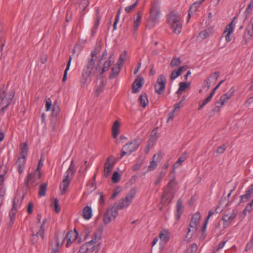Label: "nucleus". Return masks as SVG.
Listing matches in <instances>:
<instances>
[{
	"instance_id": "nucleus-50",
	"label": "nucleus",
	"mask_w": 253,
	"mask_h": 253,
	"mask_svg": "<svg viewBox=\"0 0 253 253\" xmlns=\"http://www.w3.org/2000/svg\"><path fill=\"white\" fill-rule=\"evenodd\" d=\"M223 105H221V101L219 99L215 103V107L213 109V112H218L219 111L220 108Z\"/></svg>"
},
{
	"instance_id": "nucleus-35",
	"label": "nucleus",
	"mask_w": 253,
	"mask_h": 253,
	"mask_svg": "<svg viewBox=\"0 0 253 253\" xmlns=\"http://www.w3.org/2000/svg\"><path fill=\"white\" fill-rule=\"evenodd\" d=\"M181 63V60L180 57H173L170 62V65L172 67H175L179 66Z\"/></svg>"
},
{
	"instance_id": "nucleus-19",
	"label": "nucleus",
	"mask_w": 253,
	"mask_h": 253,
	"mask_svg": "<svg viewBox=\"0 0 253 253\" xmlns=\"http://www.w3.org/2000/svg\"><path fill=\"white\" fill-rule=\"evenodd\" d=\"M183 206H182V201L181 199H179L176 203V217L177 220H178L181 216V214H182L183 211Z\"/></svg>"
},
{
	"instance_id": "nucleus-40",
	"label": "nucleus",
	"mask_w": 253,
	"mask_h": 253,
	"mask_svg": "<svg viewBox=\"0 0 253 253\" xmlns=\"http://www.w3.org/2000/svg\"><path fill=\"white\" fill-rule=\"evenodd\" d=\"M28 146L26 143H25L21 149V157L26 158L28 153Z\"/></svg>"
},
{
	"instance_id": "nucleus-46",
	"label": "nucleus",
	"mask_w": 253,
	"mask_h": 253,
	"mask_svg": "<svg viewBox=\"0 0 253 253\" xmlns=\"http://www.w3.org/2000/svg\"><path fill=\"white\" fill-rule=\"evenodd\" d=\"M253 7V6L249 3L244 12V15H245V19H247L249 17L252 10Z\"/></svg>"
},
{
	"instance_id": "nucleus-56",
	"label": "nucleus",
	"mask_w": 253,
	"mask_h": 253,
	"mask_svg": "<svg viewBox=\"0 0 253 253\" xmlns=\"http://www.w3.org/2000/svg\"><path fill=\"white\" fill-rule=\"evenodd\" d=\"M246 210L250 213L253 210V198L252 201L246 206Z\"/></svg>"
},
{
	"instance_id": "nucleus-64",
	"label": "nucleus",
	"mask_w": 253,
	"mask_h": 253,
	"mask_svg": "<svg viewBox=\"0 0 253 253\" xmlns=\"http://www.w3.org/2000/svg\"><path fill=\"white\" fill-rule=\"evenodd\" d=\"M174 113H175V110H173L172 112H171L169 114V117H168V120H167L168 122H169L170 121H172L173 120V117H174Z\"/></svg>"
},
{
	"instance_id": "nucleus-60",
	"label": "nucleus",
	"mask_w": 253,
	"mask_h": 253,
	"mask_svg": "<svg viewBox=\"0 0 253 253\" xmlns=\"http://www.w3.org/2000/svg\"><path fill=\"white\" fill-rule=\"evenodd\" d=\"M54 208L56 212H59L60 211V208L59 207L57 199H55L54 200Z\"/></svg>"
},
{
	"instance_id": "nucleus-28",
	"label": "nucleus",
	"mask_w": 253,
	"mask_h": 253,
	"mask_svg": "<svg viewBox=\"0 0 253 253\" xmlns=\"http://www.w3.org/2000/svg\"><path fill=\"white\" fill-rule=\"evenodd\" d=\"M60 112L59 104L57 101H55L54 102L53 108H52V116L54 117H57Z\"/></svg>"
},
{
	"instance_id": "nucleus-12",
	"label": "nucleus",
	"mask_w": 253,
	"mask_h": 253,
	"mask_svg": "<svg viewBox=\"0 0 253 253\" xmlns=\"http://www.w3.org/2000/svg\"><path fill=\"white\" fill-rule=\"evenodd\" d=\"M76 169L75 168L74 162L73 161H72L69 168L65 172L63 179L68 180V182H70L75 173L76 172Z\"/></svg>"
},
{
	"instance_id": "nucleus-45",
	"label": "nucleus",
	"mask_w": 253,
	"mask_h": 253,
	"mask_svg": "<svg viewBox=\"0 0 253 253\" xmlns=\"http://www.w3.org/2000/svg\"><path fill=\"white\" fill-rule=\"evenodd\" d=\"M186 159V157L185 155H183V156H181L178 159L177 162L175 163H174V164L173 165L174 168H178L179 167V166L180 165H181V164Z\"/></svg>"
},
{
	"instance_id": "nucleus-13",
	"label": "nucleus",
	"mask_w": 253,
	"mask_h": 253,
	"mask_svg": "<svg viewBox=\"0 0 253 253\" xmlns=\"http://www.w3.org/2000/svg\"><path fill=\"white\" fill-rule=\"evenodd\" d=\"M22 202V199L20 197H15L12 202V208L10 212L13 216L16 214L19 209H20Z\"/></svg>"
},
{
	"instance_id": "nucleus-59",
	"label": "nucleus",
	"mask_w": 253,
	"mask_h": 253,
	"mask_svg": "<svg viewBox=\"0 0 253 253\" xmlns=\"http://www.w3.org/2000/svg\"><path fill=\"white\" fill-rule=\"evenodd\" d=\"M224 82V80L221 81L213 89V90L211 92V94H212L213 96L214 94V93L215 91L219 87L220 85Z\"/></svg>"
},
{
	"instance_id": "nucleus-11",
	"label": "nucleus",
	"mask_w": 253,
	"mask_h": 253,
	"mask_svg": "<svg viewBox=\"0 0 253 253\" xmlns=\"http://www.w3.org/2000/svg\"><path fill=\"white\" fill-rule=\"evenodd\" d=\"M30 230L32 232V237H31V241L32 244L36 243L39 237H41L42 239H43L44 229L42 228V225L40 226V229L36 233H35L33 228H31Z\"/></svg>"
},
{
	"instance_id": "nucleus-7",
	"label": "nucleus",
	"mask_w": 253,
	"mask_h": 253,
	"mask_svg": "<svg viewBox=\"0 0 253 253\" xmlns=\"http://www.w3.org/2000/svg\"><path fill=\"white\" fill-rule=\"evenodd\" d=\"M118 215V211L117 210L116 207H111L108 208L103 216V223L107 225L112 220L115 219Z\"/></svg>"
},
{
	"instance_id": "nucleus-2",
	"label": "nucleus",
	"mask_w": 253,
	"mask_h": 253,
	"mask_svg": "<svg viewBox=\"0 0 253 253\" xmlns=\"http://www.w3.org/2000/svg\"><path fill=\"white\" fill-rule=\"evenodd\" d=\"M167 21L173 32L176 34H179L181 32V17L177 11H171L169 12L167 15Z\"/></svg>"
},
{
	"instance_id": "nucleus-29",
	"label": "nucleus",
	"mask_w": 253,
	"mask_h": 253,
	"mask_svg": "<svg viewBox=\"0 0 253 253\" xmlns=\"http://www.w3.org/2000/svg\"><path fill=\"white\" fill-rule=\"evenodd\" d=\"M105 85L106 83L102 81L94 92V95L95 96L98 97L99 94L103 91Z\"/></svg>"
},
{
	"instance_id": "nucleus-57",
	"label": "nucleus",
	"mask_w": 253,
	"mask_h": 253,
	"mask_svg": "<svg viewBox=\"0 0 253 253\" xmlns=\"http://www.w3.org/2000/svg\"><path fill=\"white\" fill-rule=\"evenodd\" d=\"M16 214H14L13 216L11 214V212H9V216L10 217V220L8 223V226H11L14 223Z\"/></svg>"
},
{
	"instance_id": "nucleus-6",
	"label": "nucleus",
	"mask_w": 253,
	"mask_h": 253,
	"mask_svg": "<svg viewBox=\"0 0 253 253\" xmlns=\"http://www.w3.org/2000/svg\"><path fill=\"white\" fill-rule=\"evenodd\" d=\"M201 219V215L199 212H197L192 217L191 220L189 223V228L185 236V238L188 241L192 237V234H190L191 232H194L197 230V226L198 225Z\"/></svg>"
},
{
	"instance_id": "nucleus-48",
	"label": "nucleus",
	"mask_w": 253,
	"mask_h": 253,
	"mask_svg": "<svg viewBox=\"0 0 253 253\" xmlns=\"http://www.w3.org/2000/svg\"><path fill=\"white\" fill-rule=\"evenodd\" d=\"M177 185V182L175 178L171 179L168 184V187L172 190L175 186Z\"/></svg>"
},
{
	"instance_id": "nucleus-43",
	"label": "nucleus",
	"mask_w": 253,
	"mask_h": 253,
	"mask_svg": "<svg viewBox=\"0 0 253 253\" xmlns=\"http://www.w3.org/2000/svg\"><path fill=\"white\" fill-rule=\"evenodd\" d=\"M159 155L157 156L156 154H155L153 156V160L150 162V165L148 167L149 170H152L154 169L157 166V164L156 161H155V159L156 157H158Z\"/></svg>"
},
{
	"instance_id": "nucleus-14",
	"label": "nucleus",
	"mask_w": 253,
	"mask_h": 253,
	"mask_svg": "<svg viewBox=\"0 0 253 253\" xmlns=\"http://www.w3.org/2000/svg\"><path fill=\"white\" fill-rule=\"evenodd\" d=\"M78 235V233L76 230L74 231L71 230L67 233L64 238V240H67L66 247H68L72 243L76 240Z\"/></svg>"
},
{
	"instance_id": "nucleus-16",
	"label": "nucleus",
	"mask_w": 253,
	"mask_h": 253,
	"mask_svg": "<svg viewBox=\"0 0 253 253\" xmlns=\"http://www.w3.org/2000/svg\"><path fill=\"white\" fill-rule=\"evenodd\" d=\"M143 79L142 78H137L132 84V92L136 93L140 91L143 85Z\"/></svg>"
},
{
	"instance_id": "nucleus-51",
	"label": "nucleus",
	"mask_w": 253,
	"mask_h": 253,
	"mask_svg": "<svg viewBox=\"0 0 253 253\" xmlns=\"http://www.w3.org/2000/svg\"><path fill=\"white\" fill-rule=\"evenodd\" d=\"M120 179V175L119 173L117 171H115L113 173V174L112 177V180L113 182L116 183L118 182Z\"/></svg>"
},
{
	"instance_id": "nucleus-33",
	"label": "nucleus",
	"mask_w": 253,
	"mask_h": 253,
	"mask_svg": "<svg viewBox=\"0 0 253 253\" xmlns=\"http://www.w3.org/2000/svg\"><path fill=\"white\" fill-rule=\"evenodd\" d=\"M90 0H76L79 3L80 8L84 10L89 5Z\"/></svg>"
},
{
	"instance_id": "nucleus-55",
	"label": "nucleus",
	"mask_w": 253,
	"mask_h": 253,
	"mask_svg": "<svg viewBox=\"0 0 253 253\" xmlns=\"http://www.w3.org/2000/svg\"><path fill=\"white\" fill-rule=\"evenodd\" d=\"M52 105V101L50 98H47L46 100V104H45V109L46 111H48L51 108V106Z\"/></svg>"
},
{
	"instance_id": "nucleus-39",
	"label": "nucleus",
	"mask_w": 253,
	"mask_h": 253,
	"mask_svg": "<svg viewBox=\"0 0 253 253\" xmlns=\"http://www.w3.org/2000/svg\"><path fill=\"white\" fill-rule=\"evenodd\" d=\"M166 174V171L160 172V173L158 174V175L157 177V179L154 182V184L155 185H157L158 184H159L161 182V181H162L163 178L165 176Z\"/></svg>"
},
{
	"instance_id": "nucleus-34",
	"label": "nucleus",
	"mask_w": 253,
	"mask_h": 253,
	"mask_svg": "<svg viewBox=\"0 0 253 253\" xmlns=\"http://www.w3.org/2000/svg\"><path fill=\"white\" fill-rule=\"evenodd\" d=\"M252 192H250L248 189L247 190L246 193L243 195L240 196L241 202H244L250 198H251L252 195Z\"/></svg>"
},
{
	"instance_id": "nucleus-36",
	"label": "nucleus",
	"mask_w": 253,
	"mask_h": 253,
	"mask_svg": "<svg viewBox=\"0 0 253 253\" xmlns=\"http://www.w3.org/2000/svg\"><path fill=\"white\" fill-rule=\"evenodd\" d=\"M47 184L43 183L40 186L39 191V195L40 197H42L45 195L46 191Z\"/></svg>"
},
{
	"instance_id": "nucleus-41",
	"label": "nucleus",
	"mask_w": 253,
	"mask_h": 253,
	"mask_svg": "<svg viewBox=\"0 0 253 253\" xmlns=\"http://www.w3.org/2000/svg\"><path fill=\"white\" fill-rule=\"evenodd\" d=\"M197 250L196 244L193 243L188 249H187L185 253H195Z\"/></svg>"
},
{
	"instance_id": "nucleus-58",
	"label": "nucleus",
	"mask_w": 253,
	"mask_h": 253,
	"mask_svg": "<svg viewBox=\"0 0 253 253\" xmlns=\"http://www.w3.org/2000/svg\"><path fill=\"white\" fill-rule=\"evenodd\" d=\"M179 76V75L178 74L176 70H174L171 73L170 79L172 80H174Z\"/></svg>"
},
{
	"instance_id": "nucleus-21",
	"label": "nucleus",
	"mask_w": 253,
	"mask_h": 253,
	"mask_svg": "<svg viewBox=\"0 0 253 253\" xmlns=\"http://www.w3.org/2000/svg\"><path fill=\"white\" fill-rule=\"evenodd\" d=\"M92 216V209L90 207L86 206L83 210V217L85 220H89Z\"/></svg>"
},
{
	"instance_id": "nucleus-49",
	"label": "nucleus",
	"mask_w": 253,
	"mask_h": 253,
	"mask_svg": "<svg viewBox=\"0 0 253 253\" xmlns=\"http://www.w3.org/2000/svg\"><path fill=\"white\" fill-rule=\"evenodd\" d=\"M188 86L186 82H180L179 84L178 91H184Z\"/></svg>"
},
{
	"instance_id": "nucleus-61",
	"label": "nucleus",
	"mask_w": 253,
	"mask_h": 253,
	"mask_svg": "<svg viewBox=\"0 0 253 253\" xmlns=\"http://www.w3.org/2000/svg\"><path fill=\"white\" fill-rule=\"evenodd\" d=\"M41 177V171L40 169H37L34 173V178L35 179H40Z\"/></svg>"
},
{
	"instance_id": "nucleus-30",
	"label": "nucleus",
	"mask_w": 253,
	"mask_h": 253,
	"mask_svg": "<svg viewBox=\"0 0 253 253\" xmlns=\"http://www.w3.org/2000/svg\"><path fill=\"white\" fill-rule=\"evenodd\" d=\"M70 182L68 180L63 179L61 184L60 186V189L61 191V194H64L66 193L67 189L68 188Z\"/></svg>"
},
{
	"instance_id": "nucleus-24",
	"label": "nucleus",
	"mask_w": 253,
	"mask_h": 253,
	"mask_svg": "<svg viewBox=\"0 0 253 253\" xmlns=\"http://www.w3.org/2000/svg\"><path fill=\"white\" fill-rule=\"evenodd\" d=\"M174 197L173 192L169 190L168 192H165L162 196V198L170 203Z\"/></svg>"
},
{
	"instance_id": "nucleus-47",
	"label": "nucleus",
	"mask_w": 253,
	"mask_h": 253,
	"mask_svg": "<svg viewBox=\"0 0 253 253\" xmlns=\"http://www.w3.org/2000/svg\"><path fill=\"white\" fill-rule=\"evenodd\" d=\"M213 97V95L210 94L209 96H208L203 102V103L201 104L199 110L201 109L203 107H204L207 103H208L211 99L212 97Z\"/></svg>"
},
{
	"instance_id": "nucleus-54",
	"label": "nucleus",
	"mask_w": 253,
	"mask_h": 253,
	"mask_svg": "<svg viewBox=\"0 0 253 253\" xmlns=\"http://www.w3.org/2000/svg\"><path fill=\"white\" fill-rule=\"evenodd\" d=\"M226 147L225 145L223 144L218 147L217 149L216 152L219 154H221L225 151Z\"/></svg>"
},
{
	"instance_id": "nucleus-15",
	"label": "nucleus",
	"mask_w": 253,
	"mask_h": 253,
	"mask_svg": "<svg viewBox=\"0 0 253 253\" xmlns=\"http://www.w3.org/2000/svg\"><path fill=\"white\" fill-rule=\"evenodd\" d=\"M112 56L113 54L110 56L109 59L106 60L103 63L102 67H99L100 71L101 70L100 73L101 75H102L104 73L109 70L112 63H113L114 61V57H113Z\"/></svg>"
},
{
	"instance_id": "nucleus-31",
	"label": "nucleus",
	"mask_w": 253,
	"mask_h": 253,
	"mask_svg": "<svg viewBox=\"0 0 253 253\" xmlns=\"http://www.w3.org/2000/svg\"><path fill=\"white\" fill-rule=\"evenodd\" d=\"M142 14L141 11H139L137 13V17L136 19H134V21L133 27H134V30H136L137 29L138 27L139 26V25L140 24Z\"/></svg>"
},
{
	"instance_id": "nucleus-52",
	"label": "nucleus",
	"mask_w": 253,
	"mask_h": 253,
	"mask_svg": "<svg viewBox=\"0 0 253 253\" xmlns=\"http://www.w3.org/2000/svg\"><path fill=\"white\" fill-rule=\"evenodd\" d=\"M234 92V89L233 87H231L226 93L223 95H224L226 98L230 99L233 96Z\"/></svg>"
},
{
	"instance_id": "nucleus-22",
	"label": "nucleus",
	"mask_w": 253,
	"mask_h": 253,
	"mask_svg": "<svg viewBox=\"0 0 253 253\" xmlns=\"http://www.w3.org/2000/svg\"><path fill=\"white\" fill-rule=\"evenodd\" d=\"M141 106L145 108L148 103V100L146 93H142L138 99Z\"/></svg>"
},
{
	"instance_id": "nucleus-23",
	"label": "nucleus",
	"mask_w": 253,
	"mask_h": 253,
	"mask_svg": "<svg viewBox=\"0 0 253 253\" xmlns=\"http://www.w3.org/2000/svg\"><path fill=\"white\" fill-rule=\"evenodd\" d=\"M212 30L210 28H208L200 32L199 37L202 39L204 40L210 36L211 34Z\"/></svg>"
},
{
	"instance_id": "nucleus-1",
	"label": "nucleus",
	"mask_w": 253,
	"mask_h": 253,
	"mask_svg": "<svg viewBox=\"0 0 253 253\" xmlns=\"http://www.w3.org/2000/svg\"><path fill=\"white\" fill-rule=\"evenodd\" d=\"M98 71H100V68L99 65H95V60L87 59L82 73L80 80L81 87H84L89 77L95 75Z\"/></svg>"
},
{
	"instance_id": "nucleus-38",
	"label": "nucleus",
	"mask_w": 253,
	"mask_h": 253,
	"mask_svg": "<svg viewBox=\"0 0 253 253\" xmlns=\"http://www.w3.org/2000/svg\"><path fill=\"white\" fill-rule=\"evenodd\" d=\"M71 61H72V57H71V56H70L69 57V61L68 62L67 65V66H66V69H65V70L64 71V76H63V79H62V81L63 82H65L66 81L67 72H68V71L69 70L70 66L71 63Z\"/></svg>"
},
{
	"instance_id": "nucleus-42",
	"label": "nucleus",
	"mask_w": 253,
	"mask_h": 253,
	"mask_svg": "<svg viewBox=\"0 0 253 253\" xmlns=\"http://www.w3.org/2000/svg\"><path fill=\"white\" fill-rule=\"evenodd\" d=\"M237 214V211L236 210H233L230 215H229L227 220H226V223H230L236 217Z\"/></svg>"
},
{
	"instance_id": "nucleus-10",
	"label": "nucleus",
	"mask_w": 253,
	"mask_h": 253,
	"mask_svg": "<svg viewBox=\"0 0 253 253\" xmlns=\"http://www.w3.org/2000/svg\"><path fill=\"white\" fill-rule=\"evenodd\" d=\"M139 146V142L138 140L135 139L131 142H128L124 146V149L128 152V154H130L133 152L136 151Z\"/></svg>"
},
{
	"instance_id": "nucleus-63",
	"label": "nucleus",
	"mask_w": 253,
	"mask_h": 253,
	"mask_svg": "<svg viewBox=\"0 0 253 253\" xmlns=\"http://www.w3.org/2000/svg\"><path fill=\"white\" fill-rule=\"evenodd\" d=\"M32 175L29 173L25 180L24 183L27 187H29V182L31 179Z\"/></svg>"
},
{
	"instance_id": "nucleus-8",
	"label": "nucleus",
	"mask_w": 253,
	"mask_h": 253,
	"mask_svg": "<svg viewBox=\"0 0 253 253\" xmlns=\"http://www.w3.org/2000/svg\"><path fill=\"white\" fill-rule=\"evenodd\" d=\"M166 79L163 75L159 76L156 84L155 85V92L158 94H161L165 89Z\"/></svg>"
},
{
	"instance_id": "nucleus-3",
	"label": "nucleus",
	"mask_w": 253,
	"mask_h": 253,
	"mask_svg": "<svg viewBox=\"0 0 253 253\" xmlns=\"http://www.w3.org/2000/svg\"><path fill=\"white\" fill-rule=\"evenodd\" d=\"M6 90L4 88H0V111L4 113L8 106L11 104L14 95V92L6 94Z\"/></svg>"
},
{
	"instance_id": "nucleus-17",
	"label": "nucleus",
	"mask_w": 253,
	"mask_h": 253,
	"mask_svg": "<svg viewBox=\"0 0 253 253\" xmlns=\"http://www.w3.org/2000/svg\"><path fill=\"white\" fill-rule=\"evenodd\" d=\"M113 159V157L111 156L106 161V162L105 163L104 165V176L105 177H107L109 174H110L112 170V169L114 167V163L111 164L110 162V160L111 159Z\"/></svg>"
},
{
	"instance_id": "nucleus-44",
	"label": "nucleus",
	"mask_w": 253,
	"mask_h": 253,
	"mask_svg": "<svg viewBox=\"0 0 253 253\" xmlns=\"http://www.w3.org/2000/svg\"><path fill=\"white\" fill-rule=\"evenodd\" d=\"M234 26H233V21H232L230 24L227 25L225 30L224 31V33H229L232 34L233 32Z\"/></svg>"
},
{
	"instance_id": "nucleus-20",
	"label": "nucleus",
	"mask_w": 253,
	"mask_h": 253,
	"mask_svg": "<svg viewBox=\"0 0 253 253\" xmlns=\"http://www.w3.org/2000/svg\"><path fill=\"white\" fill-rule=\"evenodd\" d=\"M119 127L120 123L119 121H115L112 128V133L113 138H116L117 137L119 132Z\"/></svg>"
},
{
	"instance_id": "nucleus-9",
	"label": "nucleus",
	"mask_w": 253,
	"mask_h": 253,
	"mask_svg": "<svg viewBox=\"0 0 253 253\" xmlns=\"http://www.w3.org/2000/svg\"><path fill=\"white\" fill-rule=\"evenodd\" d=\"M96 241L97 234H94V237L90 241L82 245L77 253H88V252H91L92 250H90V248L94 246V244L96 243Z\"/></svg>"
},
{
	"instance_id": "nucleus-32",
	"label": "nucleus",
	"mask_w": 253,
	"mask_h": 253,
	"mask_svg": "<svg viewBox=\"0 0 253 253\" xmlns=\"http://www.w3.org/2000/svg\"><path fill=\"white\" fill-rule=\"evenodd\" d=\"M127 57V53L126 51H124L120 56L117 61V64L118 66H121L125 61Z\"/></svg>"
},
{
	"instance_id": "nucleus-37",
	"label": "nucleus",
	"mask_w": 253,
	"mask_h": 253,
	"mask_svg": "<svg viewBox=\"0 0 253 253\" xmlns=\"http://www.w3.org/2000/svg\"><path fill=\"white\" fill-rule=\"evenodd\" d=\"M138 1H139V0H137L136 1V2L135 3H134L133 4L126 7L125 10L126 11V12H127V13L131 12L134 9V8H135L137 6L138 4Z\"/></svg>"
},
{
	"instance_id": "nucleus-26",
	"label": "nucleus",
	"mask_w": 253,
	"mask_h": 253,
	"mask_svg": "<svg viewBox=\"0 0 253 253\" xmlns=\"http://www.w3.org/2000/svg\"><path fill=\"white\" fill-rule=\"evenodd\" d=\"M120 71V66H118L116 64L115 66L112 68L111 73L109 76V78L110 79H113L115 78L117 75L119 74Z\"/></svg>"
},
{
	"instance_id": "nucleus-5",
	"label": "nucleus",
	"mask_w": 253,
	"mask_h": 253,
	"mask_svg": "<svg viewBox=\"0 0 253 253\" xmlns=\"http://www.w3.org/2000/svg\"><path fill=\"white\" fill-rule=\"evenodd\" d=\"M160 10L158 5L153 4L150 10V15L148 19L147 27L152 28L155 26L156 24L160 17Z\"/></svg>"
},
{
	"instance_id": "nucleus-25",
	"label": "nucleus",
	"mask_w": 253,
	"mask_h": 253,
	"mask_svg": "<svg viewBox=\"0 0 253 253\" xmlns=\"http://www.w3.org/2000/svg\"><path fill=\"white\" fill-rule=\"evenodd\" d=\"M161 241L165 243L168 242L169 240V233L167 230L162 231L159 235Z\"/></svg>"
},
{
	"instance_id": "nucleus-18",
	"label": "nucleus",
	"mask_w": 253,
	"mask_h": 253,
	"mask_svg": "<svg viewBox=\"0 0 253 253\" xmlns=\"http://www.w3.org/2000/svg\"><path fill=\"white\" fill-rule=\"evenodd\" d=\"M26 158L19 157L16 163V166L18 172L20 174L24 172L25 167Z\"/></svg>"
},
{
	"instance_id": "nucleus-27",
	"label": "nucleus",
	"mask_w": 253,
	"mask_h": 253,
	"mask_svg": "<svg viewBox=\"0 0 253 253\" xmlns=\"http://www.w3.org/2000/svg\"><path fill=\"white\" fill-rule=\"evenodd\" d=\"M202 3V2H201V1L199 2H194L190 6L188 13L189 18H190L191 15L193 14L197 11L198 8Z\"/></svg>"
},
{
	"instance_id": "nucleus-53",
	"label": "nucleus",
	"mask_w": 253,
	"mask_h": 253,
	"mask_svg": "<svg viewBox=\"0 0 253 253\" xmlns=\"http://www.w3.org/2000/svg\"><path fill=\"white\" fill-rule=\"evenodd\" d=\"M245 30L247 32L248 35L252 38L253 36V27H252V26L249 24Z\"/></svg>"
},
{
	"instance_id": "nucleus-62",
	"label": "nucleus",
	"mask_w": 253,
	"mask_h": 253,
	"mask_svg": "<svg viewBox=\"0 0 253 253\" xmlns=\"http://www.w3.org/2000/svg\"><path fill=\"white\" fill-rule=\"evenodd\" d=\"M219 74L218 72H215L210 75V78L214 79V81L217 80Z\"/></svg>"
},
{
	"instance_id": "nucleus-4",
	"label": "nucleus",
	"mask_w": 253,
	"mask_h": 253,
	"mask_svg": "<svg viewBox=\"0 0 253 253\" xmlns=\"http://www.w3.org/2000/svg\"><path fill=\"white\" fill-rule=\"evenodd\" d=\"M136 193L135 189H131L125 198L121 199L118 203H115L113 207H116L117 211L118 209L123 210L126 208L132 202V199L135 197Z\"/></svg>"
}]
</instances>
